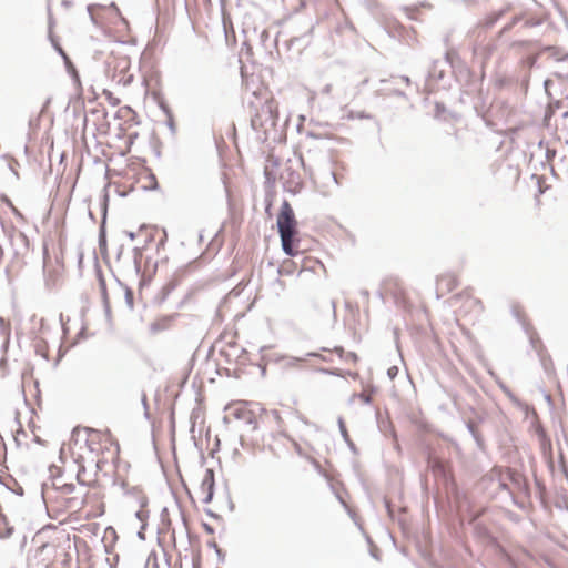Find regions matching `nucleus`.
Listing matches in <instances>:
<instances>
[{
	"label": "nucleus",
	"mask_w": 568,
	"mask_h": 568,
	"mask_svg": "<svg viewBox=\"0 0 568 568\" xmlns=\"http://www.w3.org/2000/svg\"><path fill=\"white\" fill-rule=\"evenodd\" d=\"M276 224L283 252L288 256H295L297 254V251L294 248L297 235V221L287 200L282 202Z\"/></svg>",
	"instance_id": "1"
},
{
	"label": "nucleus",
	"mask_w": 568,
	"mask_h": 568,
	"mask_svg": "<svg viewBox=\"0 0 568 568\" xmlns=\"http://www.w3.org/2000/svg\"><path fill=\"white\" fill-rule=\"evenodd\" d=\"M0 227L14 251V254L18 255L28 247V237L22 232L18 231L12 224H6L0 220Z\"/></svg>",
	"instance_id": "2"
},
{
	"label": "nucleus",
	"mask_w": 568,
	"mask_h": 568,
	"mask_svg": "<svg viewBox=\"0 0 568 568\" xmlns=\"http://www.w3.org/2000/svg\"><path fill=\"white\" fill-rule=\"evenodd\" d=\"M455 301L462 302L458 314L462 316H468L471 313H480L484 310L480 300L474 297L468 291H464L454 296Z\"/></svg>",
	"instance_id": "3"
},
{
	"label": "nucleus",
	"mask_w": 568,
	"mask_h": 568,
	"mask_svg": "<svg viewBox=\"0 0 568 568\" xmlns=\"http://www.w3.org/2000/svg\"><path fill=\"white\" fill-rule=\"evenodd\" d=\"M459 285V281L456 274L444 273L440 274L436 280V294L437 297H444L452 293Z\"/></svg>",
	"instance_id": "4"
},
{
	"label": "nucleus",
	"mask_w": 568,
	"mask_h": 568,
	"mask_svg": "<svg viewBox=\"0 0 568 568\" xmlns=\"http://www.w3.org/2000/svg\"><path fill=\"white\" fill-rule=\"evenodd\" d=\"M214 486H215L214 471H213V469L207 468L204 473V476L202 478L201 486H200L201 491L203 494H205V497L203 498L204 504H209L212 501L213 495H214Z\"/></svg>",
	"instance_id": "5"
},
{
	"label": "nucleus",
	"mask_w": 568,
	"mask_h": 568,
	"mask_svg": "<svg viewBox=\"0 0 568 568\" xmlns=\"http://www.w3.org/2000/svg\"><path fill=\"white\" fill-rule=\"evenodd\" d=\"M233 415L236 419L242 420L245 425L251 426L252 429H256L257 419L255 413L252 409L247 408L246 406H240L234 408Z\"/></svg>",
	"instance_id": "6"
},
{
	"label": "nucleus",
	"mask_w": 568,
	"mask_h": 568,
	"mask_svg": "<svg viewBox=\"0 0 568 568\" xmlns=\"http://www.w3.org/2000/svg\"><path fill=\"white\" fill-rule=\"evenodd\" d=\"M338 427H339L341 435L343 436V438L347 443L348 447L352 450H355V444L351 440L349 435H348L347 429H346V426H345V423H344L342 417L338 418Z\"/></svg>",
	"instance_id": "7"
},
{
	"label": "nucleus",
	"mask_w": 568,
	"mask_h": 568,
	"mask_svg": "<svg viewBox=\"0 0 568 568\" xmlns=\"http://www.w3.org/2000/svg\"><path fill=\"white\" fill-rule=\"evenodd\" d=\"M143 247H134L133 248V266L136 274L141 272V258H142V252Z\"/></svg>",
	"instance_id": "8"
},
{
	"label": "nucleus",
	"mask_w": 568,
	"mask_h": 568,
	"mask_svg": "<svg viewBox=\"0 0 568 568\" xmlns=\"http://www.w3.org/2000/svg\"><path fill=\"white\" fill-rule=\"evenodd\" d=\"M337 498L343 504V506L346 508L348 516L355 520V511L345 503V500L342 498L341 495H337Z\"/></svg>",
	"instance_id": "9"
},
{
	"label": "nucleus",
	"mask_w": 568,
	"mask_h": 568,
	"mask_svg": "<svg viewBox=\"0 0 568 568\" xmlns=\"http://www.w3.org/2000/svg\"><path fill=\"white\" fill-rule=\"evenodd\" d=\"M374 393V389L371 388L369 390H366L364 389L363 393L361 394V398L364 400V402H371L372 400V395Z\"/></svg>",
	"instance_id": "10"
},
{
	"label": "nucleus",
	"mask_w": 568,
	"mask_h": 568,
	"mask_svg": "<svg viewBox=\"0 0 568 568\" xmlns=\"http://www.w3.org/2000/svg\"><path fill=\"white\" fill-rule=\"evenodd\" d=\"M12 532H13V528L8 527L4 532L0 531V538L1 539L9 538L12 535Z\"/></svg>",
	"instance_id": "11"
},
{
	"label": "nucleus",
	"mask_w": 568,
	"mask_h": 568,
	"mask_svg": "<svg viewBox=\"0 0 568 568\" xmlns=\"http://www.w3.org/2000/svg\"><path fill=\"white\" fill-rule=\"evenodd\" d=\"M99 280H100V287H101L102 295L105 297L106 296V286H105V282L101 274L99 275Z\"/></svg>",
	"instance_id": "12"
},
{
	"label": "nucleus",
	"mask_w": 568,
	"mask_h": 568,
	"mask_svg": "<svg viewBox=\"0 0 568 568\" xmlns=\"http://www.w3.org/2000/svg\"><path fill=\"white\" fill-rule=\"evenodd\" d=\"M75 489V486L74 484H65L63 486V491L67 493V494H72Z\"/></svg>",
	"instance_id": "13"
},
{
	"label": "nucleus",
	"mask_w": 568,
	"mask_h": 568,
	"mask_svg": "<svg viewBox=\"0 0 568 568\" xmlns=\"http://www.w3.org/2000/svg\"><path fill=\"white\" fill-rule=\"evenodd\" d=\"M141 400H142V404H143V406H144V410H145V412H144V415H145V417H149V412H148V404H146V396H145V394H143V395H142V399H141Z\"/></svg>",
	"instance_id": "14"
},
{
	"label": "nucleus",
	"mask_w": 568,
	"mask_h": 568,
	"mask_svg": "<svg viewBox=\"0 0 568 568\" xmlns=\"http://www.w3.org/2000/svg\"><path fill=\"white\" fill-rule=\"evenodd\" d=\"M6 201H7V203L10 205V207L12 209V212H13L17 216L22 217L21 213L17 210V207H14V206L12 205V203H11L8 199H6Z\"/></svg>",
	"instance_id": "15"
},
{
	"label": "nucleus",
	"mask_w": 568,
	"mask_h": 568,
	"mask_svg": "<svg viewBox=\"0 0 568 568\" xmlns=\"http://www.w3.org/2000/svg\"><path fill=\"white\" fill-rule=\"evenodd\" d=\"M72 1L71 0H62L61 2V6L64 8V9H70L72 7Z\"/></svg>",
	"instance_id": "16"
},
{
	"label": "nucleus",
	"mask_w": 568,
	"mask_h": 568,
	"mask_svg": "<svg viewBox=\"0 0 568 568\" xmlns=\"http://www.w3.org/2000/svg\"><path fill=\"white\" fill-rule=\"evenodd\" d=\"M203 528L204 530L207 532V534H213L214 532V529L211 525L209 524H203Z\"/></svg>",
	"instance_id": "17"
},
{
	"label": "nucleus",
	"mask_w": 568,
	"mask_h": 568,
	"mask_svg": "<svg viewBox=\"0 0 568 568\" xmlns=\"http://www.w3.org/2000/svg\"><path fill=\"white\" fill-rule=\"evenodd\" d=\"M209 546L211 548H214L217 552V555H221V549L217 547L216 542L212 541V542H209Z\"/></svg>",
	"instance_id": "18"
},
{
	"label": "nucleus",
	"mask_w": 568,
	"mask_h": 568,
	"mask_svg": "<svg viewBox=\"0 0 568 568\" xmlns=\"http://www.w3.org/2000/svg\"><path fill=\"white\" fill-rule=\"evenodd\" d=\"M93 8H94V4H89V6L87 7V11H88V13H89V16H90V18H91L92 20H93V13H92Z\"/></svg>",
	"instance_id": "19"
},
{
	"label": "nucleus",
	"mask_w": 568,
	"mask_h": 568,
	"mask_svg": "<svg viewBox=\"0 0 568 568\" xmlns=\"http://www.w3.org/2000/svg\"><path fill=\"white\" fill-rule=\"evenodd\" d=\"M165 241H166V234H164V235H163V237L159 241V243H158V248H159L160 246H163V245H164V243H165Z\"/></svg>",
	"instance_id": "20"
},
{
	"label": "nucleus",
	"mask_w": 568,
	"mask_h": 568,
	"mask_svg": "<svg viewBox=\"0 0 568 568\" xmlns=\"http://www.w3.org/2000/svg\"><path fill=\"white\" fill-rule=\"evenodd\" d=\"M82 471L79 470L78 474H77V479L78 481L81 484V485H84V481L82 480V476H81Z\"/></svg>",
	"instance_id": "21"
},
{
	"label": "nucleus",
	"mask_w": 568,
	"mask_h": 568,
	"mask_svg": "<svg viewBox=\"0 0 568 568\" xmlns=\"http://www.w3.org/2000/svg\"><path fill=\"white\" fill-rule=\"evenodd\" d=\"M125 234L129 236V239L131 241H133L135 239V233L134 232L128 231V232H125Z\"/></svg>",
	"instance_id": "22"
},
{
	"label": "nucleus",
	"mask_w": 568,
	"mask_h": 568,
	"mask_svg": "<svg viewBox=\"0 0 568 568\" xmlns=\"http://www.w3.org/2000/svg\"><path fill=\"white\" fill-rule=\"evenodd\" d=\"M48 13H49V18L51 19V6H50V2L48 3ZM52 24V21L50 20V26Z\"/></svg>",
	"instance_id": "23"
},
{
	"label": "nucleus",
	"mask_w": 568,
	"mask_h": 568,
	"mask_svg": "<svg viewBox=\"0 0 568 568\" xmlns=\"http://www.w3.org/2000/svg\"><path fill=\"white\" fill-rule=\"evenodd\" d=\"M58 51H59V53H60L64 59H67L65 53L63 52V50H62L60 47H58Z\"/></svg>",
	"instance_id": "24"
},
{
	"label": "nucleus",
	"mask_w": 568,
	"mask_h": 568,
	"mask_svg": "<svg viewBox=\"0 0 568 568\" xmlns=\"http://www.w3.org/2000/svg\"><path fill=\"white\" fill-rule=\"evenodd\" d=\"M104 242H105V239H104V236L101 234V235H100V241H99L100 246H102V244H103Z\"/></svg>",
	"instance_id": "25"
},
{
	"label": "nucleus",
	"mask_w": 568,
	"mask_h": 568,
	"mask_svg": "<svg viewBox=\"0 0 568 568\" xmlns=\"http://www.w3.org/2000/svg\"><path fill=\"white\" fill-rule=\"evenodd\" d=\"M335 352L338 353L339 356H342V353H343V348L341 347H336L335 348Z\"/></svg>",
	"instance_id": "26"
},
{
	"label": "nucleus",
	"mask_w": 568,
	"mask_h": 568,
	"mask_svg": "<svg viewBox=\"0 0 568 568\" xmlns=\"http://www.w3.org/2000/svg\"><path fill=\"white\" fill-rule=\"evenodd\" d=\"M136 517H138L140 520H142V511H138V513H136Z\"/></svg>",
	"instance_id": "27"
},
{
	"label": "nucleus",
	"mask_w": 568,
	"mask_h": 568,
	"mask_svg": "<svg viewBox=\"0 0 568 568\" xmlns=\"http://www.w3.org/2000/svg\"><path fill=\"white\" fill-rule=\"evenodd\" d=\"M348 356L352 357L355 361V354L354 353H349Z\"/></svg>",
	"instance_id": "28"
},
{
	"label": "nucleus",
	"mask_w": 568,
	"mask_h": 568,
	"mask_svg": "<svg viewBox=\"0 0 568 568\" xmlns=\"http://www.w3.org/2000/svg\"><path fill=\"white\" fill-rule=\"evenodd\" d=\"M151 240H152V236H149V237L145 240V244H148Z\"/></svg>",
	"instance_id": "29"
},
{
	"label": "nucleus",
	"mask_w": 568,
	"mask_h": 568,
	"mask_svg": "<svg viewBox=\"0 0 568 568\" xmlns=\"http://www.w3.org/2000/svg\"><path fill=\"white\" fill-rule=\"evenodd\" d=\"M4 323V320L2 317H0V325H2Z\"/></svg>",
	"instance_id": "30"
},
{
	"label": "nucleus",
	"mask_w": 568,
	"mask_h": 568,
	"mask_svg": "<svg viewBox=\"0 0 568 568\" xmlns=\"http://www.w3.org/2000/svg\"><path fill=\"white\" fill-rule=\"evenodd\" d=\"M207 514L214 516V514L211 510H207Z\"/></svg>",
	"instance_id": "31"
}]
</instances>
